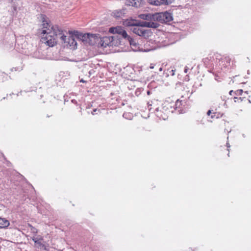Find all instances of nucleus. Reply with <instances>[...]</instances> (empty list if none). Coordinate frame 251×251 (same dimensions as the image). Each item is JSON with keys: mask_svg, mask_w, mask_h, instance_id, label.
I'll return each instance as SVG.
<instances>
[{"mask_svg": "<svg viewBox=\"0 0 251 251\" xmlns=\"http://www.w3.org/2000/svg\"><path fill=\"white\" fill-rule=\"evenodd\" d=\"M243 93V91L242 89H239L237 91H235L234 94L236 95H242V93Z\"/></svg>", "mask_w": 251, "mask_h": 251, "instance_id": "19", "label": "nucleus"}, {"mask_svg": "<svg viewBox=\"0 0 251 251\" xmlns=\"http://www.w3.org/2000/svg\"><path fill=\"white\" fill-rule=\"evenodd\" d=\"M13 9H14V10L16 11V7H14Z\"/></svg>", "mask_w": 251, "mask_h": 251, "instance_id": "31", "label": "nucleus"}, {"mask_svg": "<svg viewBox=\"0 0 251 251\" xmlns=\"http://www.w3.org/2000/svg\"><path fill=\"white\" fill-rule=\"evenodd\" d=\"M99 37V34H90L87 44L91 46L96 45L98 47Z\"/></svg>", "mask_w": 251, "mask_h": 251, "instance_id": "6", "label": "nucleus"}, {"mask_svg": "<svg viewBox=\"0 0 251 251\" xmlns=\"http://www.w3.org/2000/svg\"><path fill=\"white\" fill-rule=\"evenodd\" d=\"M128 42H129V44L131 46V47L133 51H137L139 50V44L137 43L134 39H133L131 37H130L129 36H127V37L126 38Z\"/></svg>", "mask_w": 251, "mask_h": 251, "instance_id": "9", "label": "nucleus"}, {"mask_svg": "<svg viewBox=\"0 0 251 251\" xmlns=\"http://www.w3.org/2000/svg\"><path fill=\"white\" fill-rule=\"evenodd\" d=\"M118 44V40L113 36H100L98 48H105L107 47L116 46Z\"/></svg>", "mask_w": 251, "mask_h": 251, "instance_id": "2", "label": "nucleus"}, {"mask_svg": "<svg viewBox=\"0 0 251 251\" xmlns=\"http://www.w3.org/2000/svg\"><path fill=\"white\" fill-rule=\"evenodd\" d=\"M109 32L113 34L121 35L124 39H126L128 36L126 32L121 26L110 27L109 29Z\"/></svg>", "mask_w": 251, "mask_h": 251, "instance_id": "4", "label": "nucleus"}, {"mask_svg": "<svg viewBox=\"0 0 251 251\" xmlns=\"http://www.w3.org/2000/svg\"><path fill=\"white\" fill-rule=\"evenodd\" d=\"M150 68H151V69H152V68H153V67L151 66V67H150Z\"/></svg>", "mask_w": 251, "mask_h": 251, "instance_id": "35", "label": "nucleus"}, {"mask_svg": "<svg viewBox=\"0 0 251 251\" xmlns=\"http://www.w3.org/2000/svg\"><path fill=\"white\" fill-rule=\"evenodd\" d=\"M154 16H155V13L153 14H144L140 15V17L142 19L145 20H154Z\"/></svg>", "mask_w": 251, "mask_h": 251, "instance_id": "13", "label": "nucleus"}, {"mask_svg": "<svg viewBox=\"0 0 251 251\" xmlns=\"http://www.w3.org/2000/svg\"><path fill=\"white\" fill-rule=\"evenodd\" d=\"M180 103H181V101H179L178 100H177L176 101V102L175 103L176 108H177L178 107H179Z\"/></svg>", "mask_w": 251, "mask_h": 251, "instance_id": "20", "label": "nucleus"}, {"mask_svg": "<svg viewBox=\"0 0 251 251\" xmlns=\"http://www.w3.org/2000/svg\"><path fill=\"white\" fill-rule=\"evenodd\" d=\"M237 97H235L234 98V101H235V102L236 101V100H237Z\"/></svg>", "mask_w": 251, "mask_h": 251, "instance_id": "29", "label": "nucleus"}, {"mask_svg": "<svg viewBox=\"0 0 251 251\" xmlns=\"http://www.w3.org/2000/svg\"><path fill=\"white\" fill-rule=\"evenodd\" d=\"M159 25L156 22H150V27L156 28L159 26Z\"/></svg>", "mask_w": 251, "mask_h": 251, "instance_id": "18", "label": "nucleus"}, {"mask_svg": "<svg viewBox=\"0 0 251 251\" xmlns=\"http://www.w3.org/2000/svg\"><path fill=\"white\" fill-rule=\"evenodd\" d=\"M188 69H189L188 67L187 66H186V67H185L184 71V73H187L188 72Z\"/></svg>", "mask_w": 251, "mask_h": 251, "instance_id": "22", "label": "nucleus"}, {"mask_svg": "<svg viewBox=\"0 0 251 251\" xmlns=\"http://www.w3.org/2000/svg\"><path fill=\"white\" fill-rule=\"evenodd\" d=\"M32 240L34 242V243H35V241H38L39 240V239L36 238V237H33L32 238Z\"/></svg>", "mask_w": 251, "mask_h": 251, "instance_id": "21", "label": "nucleus"}, {"mask_svg": "<svg viewBox=\"0 0 251 251\" xmlns=\"http://www.w3.org/2000/svg\"><path fill=\"white\" fill-rule=\"evenodd\" d=\"M234 92H234L233 90H231V91H230L229 93L230 95H232L233 94H234Z\"/></svg>", "mask_w": 251, "mask_h": 251, "instance_id": "23", "label": "nucleus"}, {"mask_svg": "<svg viewBox=\"0 0 251 251\" xmlns=\"http://www.w3.org/2000/svg\"><path fill=\"white\" fill-rule=\"evenodd\" d=\"M173 20L172 14L168 11L155 13L154 16V21H157L161 23H167Z\"/></svg>", "mask_w": 251, "mask_h": 251, "instance_id": "3", "label": "nucleus"}, {"mask_svg": "<svg viewBox=\"0 0 251 251\" xmlns=\"http://www.w3.org/2000/svg\"><path fill=\"white\" fill-rule=\"evenodd\" d=\"M148 94H150V92H149V91H148Z\"/></svg>", "mask_w": 251, "mask_h": 251, "instance_id": "36", "label": "nucleus"}, {"mask_svg": "<svg viewBox=\"0 0 251 251\" xmlns=\"http://www.w3.org/2000/svg\"><path fill=\"white\" fill-rule=\"evenodd\" d=\"M133 32L140 36H146L147 30H145L140 26H135L132 29Z\"/></svg>", "mask_w": 251, "mask_h": 251, "instance_id": "8", "label": "nucleus"}, {"mask_svg": "<svg viewBox=\"0 0 251 251\" xmlns=\"http://www.w3.org/2000/svg\"><path fill=\"white\" fill-rule=\"evenodd\" d=\"M28 226L30 227V231L32 233H33L34 234H36L38 232V230L35 227H33L30 224H28Z\"/></svg>", "mask_w": 251, "mask_h": 251, "instance_id": "17", "label": "nucleus"}, {"mask_svg": "<svg viewBox=\"0 0 251 251\" xmlns=\"http://www.w3.org/2000/svg\"><path fill=\"white\" fill-rule=\"evenodd\" d=\"M159 70V71H161L162 70V68H160Z\"/></svg>", "mask_w": 251, "mask_h": 251, "instance_id": "32", "label": "nucleus"}, {"mask_svg": "<svg viewBox=\"0 0 251 251\" xmlns=\"http://www.w3.org/2000/svg\"><path fill=\"white\" fill-rule=\"evenodd\" d=\"M139 26L143 27H150V22H142V23H139Z\"/></svg>", "mask_w": 251, "mask_h": 251, "instance_id": "16", "label": "nucleus"}, {"mask_svg": "<svg viewBox=\"0 0 251 251\" xmlns=\"http://www.w3.org/2000/svg\"><path fill=\"white\" fill-rule=\"evenodd\" d=\"M75 33H76L75 34V36L78 39L83 42L84 44H87L90 33L83 34L82 33H79L77 31L75 32Z\"/></svg>", "mask_w": 251, "mask_h": 251, "instance_id": "7", "label": "nucleus"}, {"mask_svg": "<svg viewBox=\"0 0 251 251\" xmlns=\"http://www.w3.org/2000/svg\"><path fill=\"white\" fill-rule=\"evenodd\" d=\"M174 0H147L148 2L152 5H169L173 3Z\"/></svg>", "mask_w": 251, "mask_h": 251, "instance_id": "5", "label": "nucleus"}, {"mask_svg": "<svg viewBox=\"0 0 251 251\" xmlns=\"http://www.w3.org/2000/svg\"><path fill=\"white\" fill-rule=\"evenodd\" d=\"M43 238H39V240L38 241H35V246L37 248L41 250H46V246L42 243Z\"/></svg>", "mask_w": 251, "mask_h": 251, "instance_id": "12", "label": "nucleus"}, {"mask_svg": "<svg viewBox=\"0 0 251 251\" xmlns=\"http://www.w3.org/2000/svg\"><path fill=\"white\" fill-rule=\"evenodd\" d=\"M237 97H235L234 98V101H235V102L236 101V100H237Z\"/></svg>", "mask_w": 251, "mask_h": 251, "instance_id": "30", "label": "nucleus"}, {"mask_svg": "<svg viewBox=\"0 0 251 251\" xmlns=\"http://www.w3.org/2000/svg\"><path fill=\"white\" fill-rule=\"evenodd\" d=\"M125 14L124 10L115 11L113 12V15L116 18H120Z\"/></svg>", "mask_w": 251, "mask_h": 251, "instance_id": "15", "label": "nucleus"}, {"mask_svg": "<svg viewBox=\"0 0 251 251\" xmlns=\"http://www.w3.org/2000/svg\"><path fill=\"white\" fill-rule=\"evenodd\" d=\"M80 82H85V81H84V80H83V79H81V80H80Z\"/></svg>", "mask_w": 251, "mask_h": 251, "instance_id": "33", "label": "nucleus"}, {"mask_svg": "<svg viewBox=\"0 0 251 251\" xmlns=\"http://www.w3.org/2000/svg\"><path fill=\"white\" fill-rule=\"evenodd\" d=\"M171 71L172 72V75H174V74H175V73H174L175 71H174V70H172Z\"/></svg>", "mask_w": 251, "mask_h": 251, "instance_id": "28", "label": "nucleus"}, {"mask_svg": "<svg viewBox=\"0 0 251 251\" xmlns=\"http://www.w3.org/2000/svg\"><path fill=\"white\" fill-rule=\"evenodd\" d=\"M143 1V0H126V4L127 5L138 7L140 6Z\"/></svg>", "mask_w": 251, "mask_h": 251, "instance_id": "10", "label": "nucleus"}, {"mask_svg": "<svg viewBox=\"0 0 251 251\" xmlns=\"http://www.w3.org/2000/svg\"><path fill=\"white\" fill-rule=\"evenodd\" d=\"M123 25L126 26H139V22L133 19H126L123 22Z\"/></svg>", "mask_w": 251, "mask_h": 251, "instance_id": "11", "label": "nucleus"}, {"mask_svg": "<svg viewBox=\"0 0 251 251\" xmlns=\"http://www.w3.org/2000/svg\"><path fill=\"white\" fill-rule=\"evenodd\" d=\"M97 110V109H94V110H93V112H92V114L93 115H94L95 112H96Z\"/></svg>", "mask_w": 251, "mask_h": 251, "instance_id": "25", "label": "nucleus"}, {"mask_svg": "<svg viewBox=\"0 0 251 251\" xmlns=\"http://www.w3.org/2000/svg\"><path fill=\"white\" fill-rule=\"evenodd\" d=\"M9 225V222L4 218H0V228H5Z\"/></svg>", "mask_w": 251, "mask_h": 251, "instance_id": "14", "label": "nucleus"}, {"mask_svg": "<svg viewBox=\"0 0 251 251\" xmlns=\"http://www.w3.org/2000/svg\"><path fill=\"white\" fill-rule=\"evenodd\" d=\"M226 146H227V148H229L230 147V145H229V144L228 143H226Z\"/></svg>", "mask_w": 251, "mask_h": 251, "instance_id": "27", "label": "nucleus"}, {"mask_svg": "<svg viewBox=\"0 0 251 251\" xmlns=\"http://www.w3.org/2000/svg\"><path fill=\"white\" fill-rule=\"evenodd\" d=\"M215 116V113H213V115H211V118H213Z\"/></svg>", "mask_w": 251, "mask_h": 251, "instance_id": "26", "label": "nucleus"}, {"mask_svg": "<svg viewBox=\"0 0 251 251\" xmlns=\"http://www.w3.org/2000/svg\"><path fill=\"white\" fill-rule=\"evenodd\" d=\"M126 115V114H125V113H124V114H123V116H124V117H125Z\"/></svg>", "mask_w": 251, "mask_h": 251, "instance_id": "34", "label": "nucleus"}, {"mask_svg": "<svg viewBox=\"0 0 251 251\" xmlns=\"http://www.w3.org/2000/svg\"><path fill=\"white\" fill-rule=\"evenodd\" d=\"M41 17L44 28L41 33L43 34L42 37L43 42L50 47H53L60 40L61 43H66V46H69L73 49L75 48L77 43L74 36L67 37L63 30L58 25L51 26L45 15H41Z\"/></svg>", "mask_w": 251, "mask_h": 251, "instance_id": "1", "label": "nucleus"}, {"mask_svg": "<svg viewBox=\"0 0 251 251\" xmlns=\"http://www.w3.org/2000/svg\"><path fill=\"white\" fill-rule=\"evenodd\" d=\"M211 113V111L210 110H209L207 112V115H210V114Z\"/></svg>", "mask_w": 251, "mask_h": 251, "instance_id": "24", "label": "nucleus"}]
</instances>
